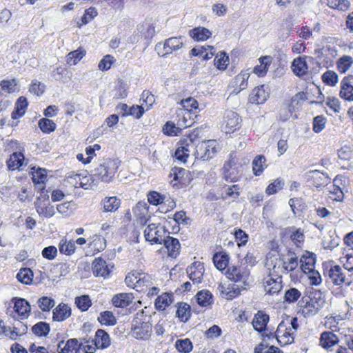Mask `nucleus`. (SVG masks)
I'll list each match as a JSON object with an SVG mask.
<instances>
[{
	"mask_svg": "<svg viewBox=\"0 0 353 353\" xmlns=\"http://www.w3.org/2000/svg\"><path fill=\"white\" fill-rule=\"evenodd\" d=\"M119 165V162L116 159H103L93 170L94 173L92 176L97 179L98 183L99 181L110 183L114 178Z\"/></svg>",
	"mask_w": 353,
	"mask_h": 353,
	"instance_id": "1",
	"label": "nucleus"
},
{
	"mask_svg": "<svg viewBox=\"0 0 353 353\" xmlns=\"http://www.w3.org/2000/svg\"><path fill=\"white\" fill-rule=\"evenodd\" d=\"M217 143L215 140L200 141L197 137V142L194 148V156L196 159L206 161L212 159L217 152Z\"/></svg>",
	"mask_w": 353,
	"mask_h": 353,
	"instance_id": "2",
	"label": "nucleus"
},
{
	"mask_svg": "<svg viewBox=\"0 0 353 353\" xmlns=\"http://www.w3.org/2000/svg\"><path fill=\"white\" fill-rule=\"evenodd\" d=\"M196 142L197 134L194 132L181 139L174 153L176 159L181 161L185 162L186 159L189 157L190 153L194 155V148Z\"/></svg>",
	"mask_w": 353,
	"mask_h": 353,
	"instance_id": "3",
	"label": "nucleus"
},
{
	"mask_svg": "<svg viewBox=\"0 0 353 353\" xmlns=\"http://www.w3.org/2000/svg\"><path fill=\"white\" fill-rule=\"evenodd\" d=\"M324 275L335 285L345 284L349 286L352 283L350 276H347L339 265L332 266L329 270L324 271Z\"/></svg>",
	"mask_w": 353,
	"mask_h": 353,
	"instance_id": "4",
	"label": "nucleus"
},
{
	"mask_svg": "<svg viewBox=\"0 0 353 353\" xmlns=\"http://www.w3.org/2000/svg\"><path fill=\"white\" fill-rule=\"evenodd\" d=\"M167 230L165 227L159 224L150 223L144 230L145 240L152 243L161 244L166 236Z\"/></svg>",
	"mask_w": 353,
	"mask_h": 353,
	"instance_id": "5",
	"label": "nucleus"
},
{
	"mask_svg": "<svg viewBox=\"0 0 353 353\" xmlns=\"http://www.w3.org/2000/svg\"><path fill=\"white\" fill-rule=\"evenodd\" d=\"M183 46L182 38L180 37H170L166 39L163 44L158 43L155 49L157 50L158 54L164 57L171 54L173 51L178 50Z\"/></svg>",
	"mask_w": 353,
	"mask_h": 353,
	"instance_id": "6",
	"label": "nucleus"
},
{
	"mask_svg": "<svg viewBox=\"0 0 353 353\" xmlns=\"http://www.w3.org/2000/svg\"><path fill=\"white\" fill-rule=\"evenodd\" d=\"M68 182L75 188L80 187L85 190L94 189V188L98 185L97 179H94V176H92L83 177V180H87L86 182L83 181L81 174H74L68 176Z\"/></svg>",
	"mask_w": 353,
	"mask_h": 353,
	"instance_id": "7",
	"label": "nucleus"
},
{
	"mask_svg": "<svg viewBox=\"0 0 353 353\" xmlns=\"http://www.w3.org/2000/svg\"><path fill=\"white\" fill-rule=\"evenodd\" d=\"M152 332V325L149 322L139 323L137 320H134L132 325V336L137 339L147 340Z\"/></svg>",
	"mask_w": 353,
	"mask_h": 353,
	"instance_id": "8",
	"label": "nucleus"
},
{
	"mask_svg": "<svg viewBox=\"0 0 353 353\" xmlns=\"http://www.w3.org/2000/svg\"><path fill=\"white\" fill-rule=\"evenodd\" d=\"M237 161L232 155H230V160L224 164V176L226 181L235 182L238 181L240 174L239 167L236 163Z\"/></svg>",
	"mask_w": 353,
	"mask_h": 353,
	"instance_id": "9",
	"label": "nucleus"
},
{
	"mask_svg": "<svg viewBox=\"0 0 353 353\" xmlns=\"http://www.w3.org/2000/svg\"><path fill=\"white\" fill-rule=\"evenodd\" d=\"M268 86L261 85L254 88L249 96V101L255 104L264 103L269 97Z\"/></svg>",
	"mask_w": 353,
	"mask_h": 353,
	"instance_id": "10",
	"label": "nucleus"
},
{
	"mask_svg": "<svg viewBox=\"0 0 353 353\" xmlns=\"http://www.w3.org/2000/svg\"><path fill=\"white\" fill-rule=\"evenodd\" d=\"M306 174L308 179L312 181V185L317 188L325 186L330 183L329 176L326 173L321 172L319 170H310Z\"/></svg>",
	"mask_w": 353,
	"mask_h": 353,
	"instance_id": "11",
	"label": "nucleus"
},
{
	"mask_svg": "<svg viewBox=\"0 0 353 353\" xmlns=\"http://www.w3.org/2000/svg\"><path fill=\"white\" fill-rule=\"evenodd\" d=\"M81 346L82 342L79 343L77 339H70L66 342L60 341L57 345V351L59 353H78Z\"/></svg>",
	"mask_w": 353,
	"mask_h": 353,
	"instance_id": "12",
	"label": "nucleus"
},
{
	"mask_svg": "<svg viewBox=\"0 0 353 353\" xmlns=\"http://www.w3.org/2000/svg\"><path fill=\"white\" fill-rule=\"evenodd\" d=\"M241 121V119L236 112L232 110H228L225 112L224 123L227 133L234 132L239 128Z\"/></svg>",
	"mask_w": 353,
	"mask_h": 353,
	"instance_id": "13",
	"label": "nucleus"
},
{
	"mask_svg": "<svg viewBox=\"0 0 353 353\" xmlns=\"http://www.w3.org/2000/svg\"><path fill=\"white\" fill-rule=\"evenodd\" d=\"M282 277L278 276L276 279L268 276L264 281V289L267 294L273 296L278 294L282 289Z\"/></svg>",
	"mask_w": 353,
	"mask_h": 353,
	"instance_id": "14",
	"label": "nucleus"
},
{
	"mask_svg": "<svg viewBox=\"0 0 353 353\" xmlns=\"http://www.w3.org/2000/svg\"><path fill=\"white\" fill-rule=\"evenodd\" d=\"M204 266L200 262H194L187 268V274L194 283H199L203 279Z\"/></svg>",
	"mask_w": 353,
	"mask_h": 353,
	"instance_id": "15",
	"label": "nucleus"
},
{
	"mask_svg": "<svg viewBox=\"0 0 353 353\" xmlns=\"http://www.w3.org/2000/svg\"><path fill=\"white\" fill-rule=\"evenodd\" d=\"M226 274L229 279L234 282L242 281L245 283L248 278V272L245 268L232 265L228 268Z\"/></svg>",
	"mask_w": 353,
	"mask_h": 353,
	"instance_id": "16",
	"label": "nucleus"
},
{
	"mask_svg": "<svg viewBox=\"0 0 353 353\" xmlns=\"http://www.w3.org/2000/svg\"><path fill=\"white\" fill-rule=\"evenodd\" d=\"M316 53H318L319 59H323V61L328 63L337 56V49L334 45L327 44L322 48L316 50Z\"/></svg>",
	"mask_w": 353,
	"mask_h": 353,
	"instance_id": "17",
	"label": "nucleus"
},
{
	"mask_svg": "<svg viewBox=\"0 0 353 353\" xmlns=\"http://www.w3.org/2000/svg\"><path fill=\"white\" fill-rule=\"evenodd\" d=\"M310 301H306L305 305L302 309V313L305 316H312L317 314L319 310L323 307L324 301L319 299H310Z\"/></svg>",
	"mask_w": 353,
	"mask_h": 353,
	"instance_id": "18",
	"label": "nucleus"
},
{
	"mask_svg": "<svg viewBox=\"0 0 353 353\" xmlns=\"http://www.w3.org/2000/svg\"><path fill=\"white\" fill-rule=\"evenodd\" d=\"M162 243L164 244L170 256L176 258L179 255L181 245L177 239L167 236L163 239Z\"/></svg>",
	"mask_w": 353,
	"mask_h": 353,
	"instance_id": "19",
	"label": "nucleus"
},
{
	"mask_svg": "<svg viewBox=\"0 0 353 353\" xmlns=\"http://www.w3.org/2000/svg\"><path fill=\"white\" fill-rule=\"evenodd\" d=\"M92 269L94 275L96 276H102L105 278L110 272L106 261L101 258H97L94 260Z\"/></svg>",
	"mask_w": 353,
	"mask_h": 353,
	"instance_id": "20",
	"label": "nucleus"
},
{
	"mask_svg": "<svg viewBox=\"0 0 353 353\" xmlns=\"http://www.w3.org/2000/svg\"><path fill=\"white\" fill-rule=\"evenodd\" d=\"M339 95L346 101H353V85L348 77H345L341 82Z\"/></svg>",
	"mask_w": 353,
	"mask_h": 353,
	"instance_id": "21",
	"label": "nucleus"
},
{
	"mask_svg": "<svg viewBox=\"0 0 353 353\" xmlns=\"http://www.w3.org/2000/svg\"><path fill=\"white\" fill-rule=\"evenodd\" d=\"M14 308L15 312L22 319H27L30 312V305L28 302L24 299H17L14 298Z\"/></svg>",
	"mask_w": 353,
	"mask_h": 353,
	"instance_id": "22",
	"label": "nucleus"
},
{
	"mask_svg": "<svg viewBox=\"0 0 353 353\" xmlns=\"http://www.w3.org/2000/svg\"><path fill=\"white\" fill-rule=\"evenodd\" d=\"M70 315V307L67 304L60 303L54 309L52 319L55 321H63Z\"/></svg>",
	"mask_w": 353,
	"mask_h": 353,
	"instance_id": "23",
	"label": "nucleus"
},
{
	"mask_svg": "<svg viewBox=\"0 0 353 353\" xmlns=\"http://www.w3.org/2000/svg\"><path fill=\"white\" fill-rule=\"evenodd\" d=\"M25 158L22 152H14L7 161V165L9 170H22V166L24 165Z\"/></svg>",
	"mask_w": 353,
	"mask_h": 353,
	"instance_id": "24",
	"label": "nucleus"
},
{
	"mask_svg": "<svg viewBox=\"0 0 353 353\" xmlns=\"http://www.w3.org/2000/svg\"><path fill=\"white\" fill-rule=\"evenodd\" d=\"M250 73L247 71H242L240 74L236 75L233 81V86L236 93L245 90L248 86V80L250 77Z\"/></svg>",
	"mask_w": 353,
	"mask_h": 353,
	"instance_id": "25",
	"label": "nucleus"
},
{
	"mask_svg": "<svg viewBox=\"0 0 353 353\" xmlns=\"http://www.w3.org/2000/svg\"><path fill=\"white\" fill-rule=\"evenodd\" d=\"M269 321V316L261 311H259L252 321V325L255 330L261 332L265 330Z\"/></svg>",
	"mask_w": 353,
	"mask_h": 353,
	"instance_id": "26",
	"label": "nucleus"
},
{
	"mask_svg": "<svg viewBox=\"0 0 353 353\" xmlns=\"http://www.w3.org/2000/svg\"><path fill=\"white\" fill-rule=\"evenodd\" d=\"M339 342L337 336L332 332H323L321 334L320 345L324 349H329Z\"/></svg>",
	"mask_w": 353,
	"mask_h": 353,
	"instance_id": "27",
	"label": "nucleus"
},
{
	"mask_svg": "<svg viewBox=\"0 0 353 353\" xmlns=\"http://www.w3.org/2000/svg\"><path fill=\"white\" fill-rule=\"evenodd\" d=\"M190 36L196 41H203L210 38L212 32L203 27H197L189 31Z\"/></svg>",
	"mask_w": 353,
	"mask_h": 353,
	"instance_id": "28",
	"label": "nucleus"
},
{
	"mask_svg": "<svg viewBox=\"0 0 353 353\" xmlns=\"http://www.w3.org/2000/svg\"><path fill=\"white\" fill-rule=\"evenodd\" d=\"M133 296L130 293H121L112 297V304L117 307H125L132 303Z\"/></svg>",
	"mask_w": 353,
	"mask_h": 353,
	"instance_id": "29",
	"label": "nucleus"
},
{
	"mask_svg": "<svg viewBox=\"0 0 353 353\" xmlns=\"http://www.w3.org/2000/svg\"><path fill=\"white\" fill-rule=\"evenodd\" d=\"M293 72L299 77L306 74L307 71V64L304 57H298L294 59L292 63Z\"/></svg>",
	"mask_w": 353,
	"mask_h": 353,
	"instance_id": "30",
	"label": "nucleus"
},
{
	"mask_svg": "<svg viewBox=\"0 0 353 353\" xmlns=\"http://www.w3.org/2000/svg\"><path fill=\"white\" fill-rule=\"evenodd\" d=\"M197 303L201 307H207L212 305L214 299L212 294L207 290L199 291L196 295Z\"/></svg>",
	"mask_w": 353,
	"mask_h": 353,
	"instance_id": "31",
	"label": "nucleus"
},
{
	"mask_svg": "<svg viewBox=\"0 0 353 353\" xmlns=\"http://www.w3.org/2000/svg\"><path fill=\"white\" fill-rule=\"evenodd\" d=\"M28 107V101L26 97H20L16 103L14 111L12 112V119L15 120L21 117L26 112Z\"/></svg>",
	"mask_w": 353,
	"mask_h": 353,
	"instance_id": "32",
	"label": "nucleus"
},
{
	"mask_svg": "<svg viewBox=\"0 0 353 353\" xmlns=\"http://www.w3.org/2000/svg\"><path fill=\"white\" fill-rule=\"evenodd\" d=\"M103 211L105 212H116L121 205V200L117 196L105 197L102 200Z\"/></svg>",
	"mask_w": 353,
	"mask_h": 353,
	"instance_id": "33",
	"label": "nucleus"
},
{
	"mask_svg": "<svg viewBox=\"0 0 353 353\" xmlns=\"http://www.w3.org/2000/svg\"><path fill=\"white\" fill-rule=\"evenodd\" d=\"M172 293H163L155 300V307L157 310H164L173 301Z\"/></svg>",
	"mask_w": 353,
	"mask_h": 353,
	"instance_id": "34",
	"label": "nucleus"
},
{
	"mask_svg": "<svg viewBox=\"0 0 353 353\" xmlns=\"http://www.w3.org/2000/svg\"><path fill=\"white\" fill-rule=\"evenodd\" d=\"M94 344L101 348H107L110 345L108 334L103 330H98L95 334Z\"/></svg>",
	"mask_w": 353,
	"mask_h": 353,
	"instance_id": "35",
	"label": "nucleus"
},
{
	"mask_svg": "<svg viewBox=\"0 0 353 353\" xmlns=\"http://www.w3.org/2000/svg\"><path fill=\"white\" fill-rule=\"evenodd\" d=\"M191 112L179 109L176 111L177 122L176 125H180L181 128H186L192 125L190 121L191 119Z\"/></svg>",
	"mask_w": 353,
	"mask_h": 353,
	"instance_id": "36",
	"label": "nucleus"
},
{
	"mask_svg": "<svg viewBox=\"0 0 353 353\" xmlns=\"http://www.w3.org/2000/svg\"><path fill=\"white\" fill-rule=\"evenodd\" d=\"M177 305L176 316L181 321L186 322L190 317V306L183 302L178 303Z\"/></svg>",
	"mask_w": 353,
	"mask_h": 353,
	"instance_id": "37",
	"label": "nucleus"
},
{
	"mask_svg": "<svg viewBox=\"0 0 353 353\" xmlns=\"http://www.w3.org/2000/svg\"><path fill=\"white\" fill-rule=\"evenodd\" d=\"M75 243L73 241H67L66 239H62L59 243V250L60 253L70 256L74 253Z\"/></svg>",
	"mask_w": 353,
	"mask_h": 353,
	"instance_id": "38",
	"label": "nucleus"
},
{
	"mask_svg": "<svg viewBox=\"0 0 353 353\" xmlns=\"http://www.w3.org/2000/svg\"><path fill=\"white\" fill-rule=\"evenodd\" d=\"M213 262L215 267L219 270L226 268L229 263L228 255L225 253H216L213 256Z\"/></svg>",
	"mask_w": 353,
	"mask_h": 353,
	"instance_id": "39",
	"label": "nucleus"
},
{
	"mask_svg": "<svg viewBox=\"0 0 353 353\" xmlns=\"http://www.w3.org/2000/svg\"><path fill=\"white\" fill-rule=\"evenodd\" d=\"M353 58L348 55H343L336 62L337 69L341 73H345L352 65Z\"/></svg>",
	"mask_w": 353,
	"mask_h": 353,
	"instance_id": "40",
	"label": "nucleus"
},
{
	"mask_svg": "<svg viewBox=\"0 0 353 353\" xmlns=\"http://www.w3.org/2000/svg\"><path fill=\"white\" fill-rule=\"evenodd\" d=\"M17 280L21 283L30 284L33 279V272L29 268H23L17 274Z\"/></svg>",
	"mask_w": 353,
	"mask_h": 353,
	"instance_id": "41",
	"label": "nucleus"
},
{
	"mask_svg": "<svg viewBox=\"0 0 353 353\" xmlns=\"http://www.w3.org/2000/svg\"><path fill=\"white\" fill-rule=\"evenodd\" d=\"M321 79L327 85L334 87L338 83L339 77L334 71L327 70L322 74Z\"/></svg>",
	"mask_w": 353,
	"mask_h": 353,
	"instance_id": "42",
	"label": "nucleus"
},
{
	"mask_svg": "<svg viewBox=\"0 0 353 353\" xmlns=\"http://www.w3.org/2000/svg\"><path fill=\"white\" fill-rule=\"evenodd\" d=\"M327 5L331 8L340 11H346L350 6L348 0H327Z\"/></svg>",
	"mask_w": 353,
	"mask_h": 353,
	"instance_id": "43",
	"label": "nucleus"
},
{
	"mask_svg": "<svg viewBox=\"0 0 353 353\" xmlns=\"http://www.w3.org/2000/svg\"><path fill=\"white\" fill-rule=\"evenodd\" d=\"M301 268L304 273L310 272L314 268V259L310 256H302L300 259Z\"/></svg>",
	"mask_w": 353,
	"mask_h": 353,
	"instance_id": "44",
	"label": "nucleus"
},
{
	"mask_svg": "<svg viewBox=\"0 0 353 353\" xmlns=\"http://www.w3.org/2000/svg\"><path fill=\"white\" fill-rule=\"evenodd\" d=\"M98 321L102 324L105 325H114L117 323L116 318L113 315L112 312L105 311L100 313L99 316L98 317Z\"/></svg>",
	"mask_w": 353,
	"mask_h": 353,
	"instance_id": "45",
	"label": "nucleus"
},
{
	"mask_svg": "<svg viewBox=\"0 0 353 353\" xmlns=\"http://www.w3.org/2000/svg\"><path fill=\"white\" fill-rule=\"evenodd\" d=\"M265 158L263 155L256 156L252 161V170L254 175L259 176L263 171Z\"/></svg>",
	"mask_w": 353,
	"mask_h": 353,
	"instance_id": "46",
	"label": "nucleus"
},
{
	"mask_svg": "<svg viewBox=\"0 0 353 353\" xmlns=\"http://www.w3.org/2000/svg\"><path fill=\"white\" fill-rule=\"evenodd\" d=\"M32 332L39 336H46L50 332V326L46 322H39L32 327Z\"/></svg>",
	"mask_w": 353,
	"mask_h": 353,
	"instance_id": "47",
	"label": "nucleus"
},
{
	"mask_svg": "<svg viewBox=\"0 0 353 353\" xmlns=\"http://www.w3.org/2000/svg\"><path fill=\"white\" fill-rule=\"evenodd\" d=\"M284 184L285 182L283 179L277 178L272 183L268 185L265 190V192L268 195L276 194L283 189Z\"/></svg>",
	"mask_w": 353,
	"mask_h": 353,
	"instance_id": "48",
	"label": "nucleus"
},
{
	"mask_svg": "<svg viewBox=\"0 0 353 353\" xmlns=\"http://www.w3.org/2000/svg\"><path fill=\"white\" fill-rule=\"evenodd\" d=\"M75 304L81 311L85 312L92 305V301L88 295H82L75 298Z\"/></svg>",
	"mask_w": 353,
	"mask_h": 353,
	"instance_id": "49",
	"label": "nucleus"
},
{
	"mask_svg": "<svg viewBox=\"0 0 353 353\" xmlns=\"http://www.w3.org/2000/svg\"><path fill=\"white\" fill-rule=\"evenodd\" d=\"M39 127L44 133H50L56 129L55 123L50 119L43 118L39 121Z\"/></svg>",
	"mask_w": 353,
	"mask_h": 353,
	"instance_id": "50",
	"label": "nucleus"
},
{
	"mask_svg": "<svg viewBox=\"0 0 353 353\" xmlns=\"http://www.w3.org/2000/svg\"><path fill=\"white\" fill-rule=\"evenodd\" d=\"M229 63V57L224 52H220L215 57L214 65L219 70H224Z\"/></svg>",
	"mask_w": 353,
	"mask_h": 353,
	"instance_id": "51",
	"label": "nucleus"
},
{
	"mask_svg": "<svg viewBox=\"0 0 353 353\" xmlns=\"http://www.w3.org/2000/svg\"><path fill=\"white\" fill-rule=\"evenodd\" d=\"M175 347L179 352L189 353L193 345L189 339H179L175 343Z\"/></svg>",
	"mask_w": 353,
	"mask_h": 353,
	"instance_id": "52",
	"label": "nucleus"
},
{
	"mask_svg": "<svg viewBox=\"0 0 353 353\" xmlns=\"http://www.w3.org/2000/svg\"><path fill=\"white\" fill-rule=\"evenodd\" d=\"M85 55V50L79 48L76 50L70 52L67 56L68 63L75 65Z\"/></svg>",
	"mask_w": 353,
	"mask_h": 353,
	"instance_id": "53",
	"label": "nucleus"
},
{
	"mask_svg": "<svg viewBox=\"0 0 353 353\" xmlns=\"http://www.w3.org/2000/svg\"><path fill=\"white\" fill-rule=\"evenodd\" d=\"M181 130L182 128L180 125L172 121H168L163 128L164 134L169 136H176Z\"/></svg>",
	"mask_w": 353,
	"mask_h": 353,
	"instance_id": "54",
	"label": "nucleus"
},
{
	"mask_svg": "<svg viewBox=\"0 0 353 353\" xmlns=\"http://www.w3.org/2000/svg\"><path fill=\"white\" fill-rule=\"evenodd\" d=\"M39 308L43 312L50 311L55 304L53 299L48 296H42L37 301Z\"/></svg>",
	"mask_w": 353,
	"mask_h": 353,
	"instance_id": "55",
	"label": "nucleus"
},
{
	"mask_svg": "<svg viewBox=\"0 0 353 353\" xmlns=\"http://www.w3.org/2000/svg\"><path fill=\"white\" fill-rule=\"evenodd\" d=\"M36 210L40 216L46 218L52 217L55 214L54 205L50 204L46 206L36 204Z\"/></svg>",
	"mask_w": 353,
	"mask_h": 353,
	"instance_id": "56",
	"label": "nucleus"
},
{
	"mask_svg": "<svg viewBox=\"0 0 353 353\" xmlns=\"http://www.w3.org/2000/svg\"><path fill=\"white\" fill-rule=\"evenodd\" d=\"M181 104L183 106V110L190 112L191 113L193 110H196L199 106L197 101L192 97L182 100L181 101Z\"/></svg>",
	"mask_w": 353,
	"mask_h": 353,
	"instance_id": "57",
	"label": "nucleus"
},
{
	"mask_svg": "<svg viewBox=\"0 0 353 353\" xmlns=\"http://www.w3.org/2000/svg\"><path fill=\"white\" fill-rule=\"evenodd\" d=\"M301 294L300 291L296 288H291L285 291L284 300L289 303H294L299 299Z\"/></svg>",
	"mask_w": 353,
	"mask_h": 353,
	"instance_id": "58",
	"label": "nucleus"
},
{
	"mask_svg": "<svg viewBox=\"0 0 353 353\" xmlns=\"http://www.w3.org/2000/svg\"><path fill=\"white\" fill-rule=\"evenodd\" d=\"M138 278L139 272L129 273L125 279V282L128 287H131L139 291Z\"/></svg>",
	"mask_w": 353,
	"mask_h": 353,
	"instance_id": "59",
	"label": "nucleus"
},
{
	"mask_svg": "<svg viewBox=\"0 0 353 353\" xmlns=\"http://www.w3.org/2000/svg\"><path fill=\"white\" fill-rule=\"evenodd\" d=\"M293 109V106L290 105H282L279 111V119L282 121L289 119L292 115Z\"/></svg>",
	"mask_w": 353,
	"mask_h": 353,
	"instance_id": "60",
	"label": "nucleus"
},
{
	"mask_svg": "<svg viewBox=\"0 0 353 353\" xmlns=\"http://www.w3.org/2000/svg\"><path fill=\"white\" fill-rule=\"evenodd\" d=\"M138 281L139 291H141L143 287H148L152 283V277L146 273L139 272Z\"/></svg>",
	"mask_w": 353,
	"mask_h": 353,
	"instance_id": "61",
	"label": "nucleus"
},
{
	"mask_svg": "<svg viewBox=\"0 0 353 353\" xmlns=\"http://www.w3.org/2000/svg\"><path fill=\"white\" fill-rule=\"evenodd\" d=\"M214 47L212 46H196L191 50V54L195 57H202L208 50H213Z\"/></svg>",
	"mask_w": 353,
	"mask_h": 353,
	"instance_id": "62",
	"label": "nucleus"
},
{
	"mask_svg": "<svg viewBox=\"0 0 353 353\" xmlns=\"http://www.w3.org/2000/svg\"><path fill=\"white\" fill-rule=\"evenodd\" d=\"M325 118L323 116H317L313 120V130L316 133L321 132L325 125Z\"/></svg>",
	"mask_w": 353,
	"mask_h": 353,
	"instance_id": "63",
	"label": "nucleus"
},
{
	"mask_svg": "<svg viewBox=\"0 0 353 353\" xmlns=\"http://www.w3.org/2000/svg\"><path fill=\"white\" fill-rule=\"evenodd\" d=\"M46 177V170L45 169L39 168L36 172L32 173V179L34 183H43Z\"/></svg>",
	"mask_w": 353,
	"mask_h": 353,
	"instance_id": "64",
	"label": "nucleus"
}]
</instances>
